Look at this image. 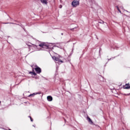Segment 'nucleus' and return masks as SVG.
<instances>
[{"label":"nucleus","mask_w":130,"mask_h":130,"mask_svg":"<svg viewBox=\"0 0 130 130\" xmlns=\"http://www.w3.org/2000/svg\"><path fill=\"white\" fill-rule=\"evenodd\" d=\"M71 5L73 8H77L80 5V2L79 1L74 0L72 2Z\"/></svg>","instance_id":"obj_1"},{"label":"nucleus","mask_w":130,"mask_h":130,"mask_svg":"<svg viewBox=\"0 0 130 130\" xmlns=\"http://www.w3.org/2000/svg\"><path fill=\"white\" fill-rule=\"evenodd\" d=\"M52 57L53 60H54V61H55V62H56L57 63H59V62H63V61L59 59V58L58 57H56L54 56H52Z\"/></svg>","instance_id":"obj_2"},{"label":"nucleus","mask_w":130,"mask_h":130,"mask_svg":"<svg viewBox=\"0 0 130 130\" xmlns=\"http://www.w3.org/2000/svg\"><path fill=\"white\" fill-rule=\"evenodd\" d=\"M35 70L37 74H40L41 73V69L38 67H36Z\"/></svg>","instance_id":"obj_3"},{"label":"nucleus","mask_w":130,"mask_h":130,"mask_svg":"<svg viewBox=\"0 0 130 130\" xmlns=\"http://www.w3.org/2000/svg\"><path fill=\"white\" fill-rule=\"evenodd\" d=\"M41 1V3H42V4H44L45 5H47V1L46 0H40Z\"/></svg>","instance_id":"obj_4"},{"label":"nucleus","mask_w":130,"mask_h":130,"mask_svg":"<svg viewBox=\"0 0 130 130\" xmlns=\"http://www.w3.org/2000/svg\"><path fill=\"white\" fill-rule=\"evenodd\" d=\"M47 100H48V101H52V96H47Z\"/></svg>","instance_id":"obj_5"},{"label":"nucleus","mask_w":130,"mask_h":130,"mask_svg":"<svg viewBox=\"0 0 130 130\" xmlns=\"http://www.w3.org/2000/svg\"><path fill=\"white\" fill-rule=\"evenodd\" d=\"M87 120H88L89 122H90V124H93V121H92V120H91V118L90 117H87Z\"/></svg>","instance_id":"obj_6"},{"label":"nucleus","mask_w":130,"mask_h":130,"mask_svg":"<svg viewBox=\"0 0 130 130\" xmlns=\"http://www.w3.org/2000/svg\"><path fill=\"white\" fill-rule=\"evenodd\" d=\"M124 89H130L129 84H126L125 86H124Z\"/></svg>","instance_id":"obj_7"},{"label":"nucleus","mask_w":130,"mask_h":130,"mask_svg":"<svg viewBox=\"0 0 130 130\" xmlns=\"http://www.w3.org/2000/svg\"><path fill=\"white\" fill-rule=\"evenodd\" d=\"M29 74H31V75H34V76H36V73L34 71H33L32 72H29Z\"/></svg>","instance_id":"obj_8"},{"label":"nucleus","mask_w":130,"mask_h":130,"mask_svg":"<svg viewBox=\"0 0 130 130\" xmlns=\"http://www.w3.org/2000/svg\"><path fill=\"white\" fill-rule=\"evenodd\" d=\"M39 46H40V47H44V46H45V45L44 44H43V43H41V44H40L39 45Z\"/></svg>","instance_id":"obj_9"},{"label":"nucleus","mask_w":130,"mask_h":130,"mask_svg":"<svg viewBox=\"0 0 130 130\" xmlns=\"http://www.w3.org/2000/svg\"><path fill=\"white\" fill-rule=\"evenodd\" d=\"M116 8H117V10H118V12H119V13H121V11L119 9V8H118V6H117Z\"/></svg>","instance_id":"obj_10"},{"label":"nucleus","mask_w":130,"mask_h":130,"mask_svg":"<svg viewBox=\"0 0 130 130\" xmlns=\"http://www.w3.org/2000/svg\"><path fill=\"white\" fill-rule=\"evenodd\" d=\"M34 95H36V94L34 93V94H30L29 97H30V96H33Z\"/></svg>","instance_id":"obj_11"},{"label":"nucleus","mask_w":130,"mask_h":130,"mask_svg":"<svg viewBox=\"0 0 130 130\" xmlns=\"http://www.w3.org/2000/svg\"><path fill=\"white\" fill-rule=\"evenodd\" d=\"M30 119L31 121H33V119H32V118L31 117H30Z\"/></svg>","instance_id":"obj_12"},{"label":"nucleus","mask_w":130,"mask_h":130,"mask_svg":"<svg viewBox=\"0 0 130 130\" xmlns=\"http://www.w3.org/2000/svg\"><path fill=\"white\" fill-rule=\"evenodd\" d=\"M59 8H60V9H61V8H62V5H60L59 6Z\"/></svg>","instance_id":"obj_13"},{"label":"nucleus","mask_w":130,"mask_h":130,"mask_svg":"<svg viewBox=\"0 0 130 130\" xmlns=\"http://www.w3.org/2000/svg\"><path fill=\"white\" fill-rule=\"evenodd\" d=\"M121 9H123V7H120Z\"/></svg>","instance_id":"obj_14"},{"label":"nucleus","mask_w":130,"mask_h":130,"mask_svg":"<svg viewBox=\"0 0 130 130\" xmlns=\"http://www.w3.org/2000/svg\"><path fill=\"white\" fill-rule=\"evenodd\" d=\"M34 47H35V48H36V47H37V46L35 45V46H34Z\"/></svg>","instance_id":"obj_15"},{"label":"nucleus","mask_w":130,"mask_h":130,"mask_svg":"<svg viewBox=\"0 0 130 130\" xmlns=\"http://www.w3.org/2000/svg\"><path fill=\"white\" fill-rule=\"evenodd\" d=\"M2 102L0 101V103H1Z\"/></svg>","instance_id":"obj_16"}]
</instances>
